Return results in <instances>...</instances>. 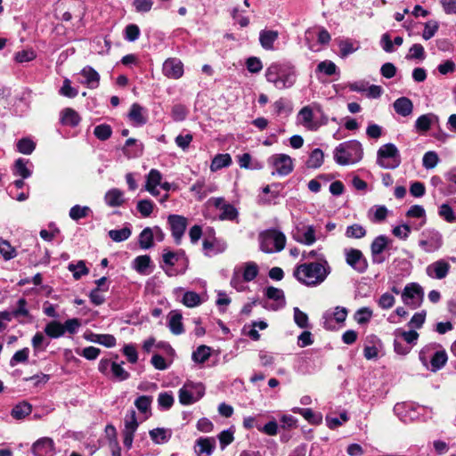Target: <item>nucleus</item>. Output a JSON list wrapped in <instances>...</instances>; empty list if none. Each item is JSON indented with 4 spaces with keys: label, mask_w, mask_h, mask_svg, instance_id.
<instances>
[{
    "label": "nucleus",
    "mask_w": 456,
    "mask_h": 456,
    "mask_svg": "<svg viewBox=\"0 0 456 456\" xmlns=\"http://www.w3.org/2000/svg\"><path fill=\"white\" fill-rule=\"evenodd\" d=\"M162 72L167 78L179 79L183 75V63L178 58H168L163 63Z\"/></svg>",
    "instance_id": "dca6fc26"
},
{
    "label": "nucleus",
    "mask_w": 456,
    "mask_h": 456,
    "mask_svg": "<svg viewBox=\"0 0 456 456\" xmlns=\"http://www.w3.org/2000/svg\"><path fill=\"white\" fill-rule=\"evenodd\" d=\"M450 265L444 259L437 260L427 267V274L437 280H442L447 276L450 271Z\"/></svg>",
    "instance_id": "f3484780"
},
{
    "label": "nucleus",
    "mask_w": 456,
    "mask_h": 456,
    "mask_svg": "<svg viewBox=\"0 0 456 456\" xmlns=\"http://www.w3.org/2000/svg\"><path fill=\"white\" fill-rule=\"evenodd\" d=\"M231 163L232 158L228 153L217 154L211 162L210 169L215 172L223 167L230 166Z\"/></svg>",
    "instance_id": "e433bc0d"
},
{
    "label": "nucleus",
    "mask_w": 456,
    "mask_h": 456,
    "mask_svg": "<svg viewBox=\"0 0 456 456\" xmlns=\"http://www.w3.org/2000/svg\"><path fill=\"white\" fill-rule=\"evenodd\" d=\"M348 420V416L346 411L341 412L339 417H326V423L327 426L331 428L335 429L341 426L343 423L346 422Z\"/></svg>",
    "instance_id": "6e6d98bb"
},
{
    "label": "nucleus",
    "mask_w": 456,
    "mask_h": 456,
    "mask_svg": "<svg viewBox=\"0 0 456 456\" xmlns=\"http://www.w3.org/2000/svg\"><path fill=\"white\" fill-rule=\"evenodd\" d=\"M31 344L35 352H43L48 346L49 341L42 332H37L32 338Z\"/></svg>",
    "instance_id": "c03bdc74"
},
{
    "label": "nucleus",
    "mask_w": 456,
    "mask_h": 456,
    "mask_svg": "<svg viewBox=\"0 0 456 456\" xmlns=\"http://www.w3.org/2000/svg\"><path fill=\"white\" fill-rule=\"evenodd\" d=\"M111 372L113 377L119 381L126 380L129 378V373L125 370L120 364L115 362L111 363Z\"/></svg>",
    "instance_id": "680f3d73"
},
{
    "label": "nucleus",
    "mask_w": 456,
    "mask_h": 456,
    "mask_svg": "<svg viewBox=\"0 0 456 456\" xmlns=\"http://www.w3.org/2000/svg\"><path fill=\"white\" fill-rule=\"evenodd\" d=\"M346 261L354 270L359 273H363L368 268L367 259L361 250L349 248L345 250Z\"/></svg>",
    "instance_id": "f8f14e48"
},
{
    "label": "nucleus",
    "mask_w": 456,
    "mask_h": 456,
    "mask_svg": "<svg viewBox=\"0 0 456 456\" xmlns=\"http://www.w3.org/2000/svg\"><path fill=\"white\" fill-rule=\"evenodd\" d=\"M258 274V266L254 262H248L245 264L243 271V280L245 281H253Z\"/></svg>",
    "instance_id": "de8ad7c7"
},
{
    "label": "nucleus",
    "mask_w": 456,
    "mask_h": 456,
    "mask_svg": "<svg viewBox=\"0 0 456 456\" xmlns=\"http://www.w3.org/2000/svg\"><path fill=\"white\" fill-rule=\"evenodd\" d=\"M139 426L134 410H130L124 419V445L130 449L133 444L134 433Z\"/></svg>",
    "instance_id": "9b49d317"
},
{
    "label": "nucleus",
    "mask_w": 456,
    "mask_h": 456,
    "mask_svg": "<svg viewBox=\"0 0 456 456\" xmlns=\"http://www.w3.org/2000/svg\"><path fill=\"white\" fill-rule=\"evenodd\" d=\"M438 23L436 20H429L425 24V28L422 33V37L425 40L432 38L438 30Z\"/></svg>",
    "instance_id": "e2e57ef3"
},
{
    "label": "nucleus",
    "mask_w": 456,
    "mask_h": 456,
    "mask_svg": "<svg viewBox=\"0 0 456 456\" xmlns=\"http://www.w3.org/2000/svg\"><path fill=\"white\" fill-rule=\"evenodd\" d=\"M265 295L268 299H272L274 301L268 308L272 309L273 311H277L279 309H281L286 305L285 296L282 289L274 288V287H268L265 289Z\"/></svg>",
    "instance_id": "a211bd4d"
},
{
    "label": "nucleus",
    "mask_w": 456,
    "mask_h": 456,
    "mask_svg": "<svg viewBox=\"0 0 456 456\" xmlns=\"http://www.w3.org/2000/svg\"><path fill=\"white\" fill-rule=\"evenodd\" d=\"M419 246L427 253L436 252L443 246V235L436 229H426L420 234Z\"/></svg>",
    "instance_id": "0eeeda50"
},
{
    "label": "nucleus",
    "mask_w": 456,
    "mask_h": 456,
    "mask_svg": "<svg viewBox=\"0 0 456 456\" xmlns=\"http://www.w3.org/2000/svg\"><path fill=\"white\" fill-rule=\"evenodd\" d=\"M347 309L343 306H336L332 310L326 311L323 314V327L326 330H333L335 328L333 321L337 323H343L347 316Z\"/></svg>",
    "instance_id": "4468645a"
},
{
    "label": "nucleus",
    "mask_w": 456,
    "mask_h": 456,
    "mask_svg": "<svg viewBox=\"0 0 456 456\" xmlns=\"http://www.w3.org/2000/svg\"><path fill=\"white\" fill-rule=\"evenodd\" d=\"M169 329L175 335H180L183 332L182 323V315L179 313H175L171 315L168 323Z\"/></svg>",
    "instance_id": "37998d69"
},
{
    "label": "nucleus",
    "mask_w": 456,
    "mask_h": 456,
    "mask_svg": "<svg viewBox=\"0 0 456 456\" xmlns=\"http://www.w3.org/2000/svg\"><path fill=\"white\" fill-rule=\"evenodd\" d=\"M60 94L68 98H74L77 95L78 91L75 87L71 86V82L69 78L63 80L62 86L59 91Z\"/></svg>",
    "instance_id": "4d7b16f0"
},
{
    "label": "nucleus",
    "mask_w": 456,
    "mask_h": 456,
    "mask_svg": "<svg viewBox=\"0 0 456 456\" xmlns=\"http://www.w3.org/2000/svg\"><path fill=\"white\" fill-rule=\"evenodd\" d=\"M90 213V208L86 206L75 205L69 210V216L71 219L77 221L81 218L88 216Z\"/></svg>",
    "instance_id": "a18cd8bd"
},
{
    "label": "nucleus",
    "mask_w": 456,
    "mask_h": 456,
    "mask_svg": "<svg viewBox=\"0 0 456 456\" xmlns=\"http://www.w3.org/2000/svg\"><path fill=\"white\" fill-rule=\"evenodd\" d=\"M53 449V442L48 437H44L34 443L32 452L35 456H45Z\"/></svg>",
    "instance_id": "a878e982"
},
{
    "label": "nucleus",
    "mask_w": 456,
    "mask_h": 456,
    "mask_svg": "<svg viewBox=\"0 0 456 456\" xmlns=\"http://www.w3.org/2000/svg\"><path fill=\"white\" fill-rule=\"evenodd\" d=\"M439 162V157L436 151H430L424 154L422 165L426 169H432L436 167Z\"/></svg>",
    "instance_id": "09e8293b"
},
{
    "label": "nucleus",
    "mask_w": 456,
    "mask_h": 456,
    "mask_svg": "<svg viewBox=\"0 0 456 456\" xmlns=\"http://www.w3.org/2000/svg\"><path fill=\"white\" fill-rule=\"evenodd\" d=\"M224 201H215V206L221 213L219 218L222 220H234L238 216L237 209L231 204H223Z\"/></svg>",
    "instance_id": "cd10ccee"
},
{
    "label": "nucleus",
    "mask_w": 456,
    "mask_h": 456,
    "mask_svg": "<svg viewBox=\"0 0 456 456\" xmlns=\"http://www.w3.org/2000/svg\"><path fill=\"white\" fill-rule=\"evenodd\" d=\"M204 394L205 387L203 386L202 383H194L192 381H187L179 389V402L183 405H190L202 398Z\"/></svg>",
    "instance_id": "423d86ee"
},
{
    "label": "nucleus",
    "mask_w": 456,
    "mask_h": 456,
    "mask_svg": "<svg viewBox=\"0 0 456 456\" xmlns=\"http://www.w3.org/2000/svg\"><path fill=\"white\" fill-rule=\"evenodd\" d=\"M151 439L158 444H165L171 438L172 432L170 429L164 428H157L149 432Z\"/></svg>",
    "instance_id": "c756f323"
},
{
    "label": "nucleus",
    "mask_w": 456,
    "mask_h": 456,
    "mask_svg": "<svg viewBox=\"0 0 456 456\" xmlns=\"http://www.w3.org/2000/svg\"><path fill=\"white\" fill-rule=\"evenodd\" d=\"M200 303V297L196 292L187 291L183 297V304L188 307H195Z\"/></svg>",
    "instance_id": "5fc2aeb1"
},
{
    "label": "nucleus",
    "mask_w": 456,
    "mask_h": 456,
    "mask_svg": "<svg viewBox=\"0 0 456 456\" xmlns=\"http://www.w3.org/2000/svg\"><path fill=\"white\" fill-rule=\"evenodd\" d=\"M392 232L395 237L401 240H406L411 233V226L406 224L397 225L394 227Z\"/></svg>",
    "instance_id": "774afa93"
},
{
    "label": "nucleus",
    "mask_w": 456,
    "mask_h": 456,
    "mask_svg": "<svg viewBox=\"0 0 456 456\" xmlns=\"http://www.w3.org/2000/svg\"><path fill=\"white\" fill-rule=\"evenodd\" d=\"M406 216L409 218H414L419 220V224L414 225V228L416 230H419L421 228L427 221L426 218V211L424 208L420 205H413L411 206L409 210L406 212Z\"/></svg>",
    "instance_id": "bb28decb"
},
{
    "label": "nucleus",
    "mask_w": 456,
    "mask_h": 456,
    "mask_svg": "<svg viewBox=\"0 0 456 456\" xmlns=\"http://www.w3.org/2000/svg\"><path fill=\"white\" fill-rule=\"evenodd\" d=\"M161 179L162 175L157 169H151L146 177L145 189L154 197L159 195L160 190L168 191L170 188V184L168 183H161Z\"/></svg>",
    "instance_id": "9d476101"
},
{
    "label": "nucleus",
    "mask_w": 456,
    "mask_h": 456,
    "mask_svg": "<svg viewBox=\"0 0 456 456\" xmlns=\"http://www.w3.org/2000/svg\"><path fill=\"white\" fill-rule=\"evenodd\" d=\"M151 257L147 255L139 256L134 261L135 270L140 273H146V270L150 266Z\"/></svg>",
    "instance_id": "864d4df0"
},
{
    "label": "nucleus",
    "mask_w": 456,
    "mask_h": 456,
    "mask_svg": "<svg viewBox=\"0 0 456 456\" xmlns=\"http://www.w3.org/2000/svg\"><path fill=\"white\" fill-rule=\"evenodd\" d=\"M291 234L297 242L304 245L310 246L316 241L315 230L312 225H297Z\"/></svg>",
    "instance_id": "ddd939ff"
},
{
    "label": "nucleus",
    "mask_w": 456,
    "mask_h": 456,
    "mask_svg": "<svg viewBox=\"0 0 456 456\" xmlns=\"http://www.w3.org/2000/svg\"><path fill=\"white\" fill-rule=\"evenodd\" d=\"M393 107L395 111L402 117H408L413 111L411 100L404 96L396 99L393 103Z\"/></svg>",
    "instance_id": "b1692460"
},
{
    "label": "nucleus",
    "mask_w": 456,
    "mask_h": 456,
    "mask_svg": "<svg viewBox=\"0 0 456 456\" xmlns=\"http://www.w3.org/2000/svg\"><path fill=\"white\" fill-rule=\"evenodd\" d=\"M403 302L415 309L420 305L423 301L424 291L418 283L411 282L407 284L401 293Z\"/></svg>",
    "instance_id": "6e6552de"
},
{
    "label": "nucleus",
    "mask_w": 456,
    "mask_h": 456,
    "mask_svg": "<svg viewBox=\"0 0 456 456\" xmlns=\"http://www.w3.org/2000/svg\"><path fill=\"white\" fill-rule=\"evenodd\" d=\"M36 148L35 142L28 138H22L17 142V150L19 152L29 155Z\"/></svg>",
    "instance_id": "3c124183"
},
{
    "label": "nucleus",
    "mask_w": 456,
    "mask_h": 456,
    "mask_svg": "<svg viewBox=\"0 0 456 456\" xmlns=\"http://www.w3.org/2000/svg\"><path fill=\"white\" fill-rule=\"evenodd\" d=\"M84 77L80 83L86 86L90 89L97 88L100 82L99 73L90 66L85 67L79 73Z\"/></svg>",
    "instance_id": "6ab92c4d"
},
{
    "label": "nucleus",
    "mask_w": 456,
    "mask_h": 456,
    "mask_svg": "<svg viewBox=\"0 0 456 456\" xmlns=\"http://www.w3.org/2000/svg\"><path fill=\"white\" fill-rule=\"evenodd\" d=\"M152 403V396L150 395H141L136 398L134 401V405L138 409V411L142 413H147Z\"/></svg>",
    "instance_id": "8fccbe9b"
},
{
    "label": "nucleus",
    "mask_w": 456,
    "mask_h": 456,
    "mask_svg": "<svg viewBox=\"0 0 456 456\" xmlns=\"http://www.w3.org/2000/svg\"><path fill=\"white\" fill-rule=\"evenodd\" d=\"M215 447V442L211 438H200L196 441L195 451L198 455L201 456L205 454L209 456Z\"/></svg>",
    "instance_id": "473e14b6"
},
{
    "label": "nucleus",
    "mask_w": 456,
    "mask_h": 456,
    "mask_svg": "<svg viewBox=\"0 0 456 456\" xmlns=\"http://www.w3.org/2000/svg\"><path fill=\"white\" fill-rule=\"evenodd\" d=\"M294 321L300 328H306L308 325V316L305 313L302 312L298 307H294Z\"/></svg>",
    "instance_id": "69168bd1"
},
{
    "label": "nucleus",
    "mask_w": 456,
    "mask_h": 456,
    "mask_svg": "<svg viewBox=\"0 0 456 456\" xmlns=\"http://www.w3.org/2000/svg\"><path fill=\"white\" fill-rule=\"evenodd\" d=\"M44 331L51 338H58L65 334V327L58 321H52L45 325Z\"/></svg>",
    "instance_id": "7c9ffc66"
},
{
    "label": "nucleus",
    "mask_w": 456,
    "mask_h": 456,
    "mask_svg": "<svg viewBox=\"0 0 456 456\" xmlns=\"http://www.w3.org/2000/svg\"><path fill=\"white\" fill-rule=\"evenodd\" d=\"M112 133L111 127L109 125H99L94 127V135L102 141H105L110 137Z\"/></svg>",
    "instance_id": "13d9d810"
},
{
    "label": "nucleus",
    "mask_w": 456,
    "mask_h": 456,
    "mask_svg": "<svg viewBox=\"0 0 456 456\" xmlns=\"http://www.w3.org/2000/svg\"><path fill=\"white\" fill-rule=\"evenodd\" d=\"M324 159L323 151L321 149H314L306 161V166L308 168H318L320 167Z\"/></svg>",
    "instance_id": "4c0bfd02"
},
{
    "label": "nucleus",
    "mask_w": 456,
    "mask_h": 456,
    "mask_svg": "<svg viewBox=\"0 0 456 456\" xmlns=\"http://www.w3.org/2000/svg\"><path fill=\"white\" fill-rule=\"evenodd\" d=\"M362 146L356 140L342 142L334 150V159L342 166L359 162L362 159Z\"/></svg>",
    "instance_id": "7ed1b4c3"
},
{
    "label": "nucleus",
    "mask_w": 456,
    "mask_h": 456,
    "mask_svg": "<svg viewBox=\"0 0 456 456\" xmlns=\"http://www.w3.org/2000/svg\"><path fill=\"white\" fill-rule=\"evenodd\" d=\"M32 411V405L26 401L20 402L14 405L11 411V416L17 419H23L29 415Z\"/></svg>",
    "instance_id": "c85d7f7f"
},
{
    "label": "nucleus",
    "mask_w": 456,
    "mask_h": 456,
    "mask_svg": "<svg viewBox=\"0 0 456 456\" xmlns=\"http://www.w3.org/2000/svg\"><path fill=\"white\" fill-rule=\"evenodd\" d=\"M80 120L78 113L71 108H66L61 111V121L65 126H76Z\"/></svg>",
    "instance_id": "2f4dec72"
},
{
    "label": "nucleus",
    "mask_w": 456,
    "mask_h": 456,
    "mask_svg": "<svg viewBox=\"0 0 456 456\" xmlns=\"http://www.w3.org/2000/svg\"><path fill=\"white\" fill-rule=\"evenodd\" d=\"M174 403V397L170 393H160L158 397V404L163 410H168Z\"/></svg>",
    "instance_id": "052dcab7"
},
{
    "label": "nucleus",
    "mask_w": 456,
    "mask_h": 456,
    "mask_svg": "<svg viewBox=\"0 0 456 456\" xmlns=\"http://www.w3.org/2000/svg\"><path fill=\"white\" fill-rule=\"evenodd\" d=\"M167 219L175 242L179 245L187 227V219L178 215H170Z\"/></svg>",
    "instance_id": "2eb2a0df"
},
{
    "label": "nucleus",
    "mask_w": 456,
    "mask_h": 456,
    "mask_svg": "<svg viewBox=\"0 0 456 456\" xmlns=\"http://www.w3.org/2000/svg\"><path fill=\"white\" fill-rule=\"evenodd\" d=\"M153 230L147 227L142 231L139 235V245L143 249H148L153 246Z\"/></svg>",
    "instance_id": "ea45409f"
},
{
    "label": "nucleus",
    "mask_w": 456,
    "mask_h": 456,
    "mask_svg": "<svg viewBox=\"0 0 456 456\" xmlns=\"http://www.w3.org/2000/svg\"><path fill=\"white\" fill-rule=\"evenodd\" d=\"M439 215L449 223L456 221V215L448 204H443L439 208Z\"/></svg>",
    "instance_id": "0e129e2a"
},
{
    "label": "nucleus",
    "mask_w": 456,
    "mask_h": 456,
    "mask_svg": "<svg viewBox=\"0 0 456 456\" xmlns=\"http://www.w3.org/2000/svg\"><path fill=\"white\" fill-rule=\"evenodd\" d=\"M267 163L273 169V174L281 176L288 175L293 170V160L287 154H273L268 159Z\"/></svg>",
    "instance_id": "1a4fd4ad"
},
{
    "label": "nucleus",
    "mask_w": 456,
    "mask_h": 456,
    "mask_svg": "<svg viewBox=\"0 0 456 456\" xmlns=\"http://www.w3.org/2000/svg\"><path fill=\"white\" fill-rule=\"evenodd\" d=\"M68 269L72 273L75 280H79L82 276L86 275L89 273V269L86 266L83 260L78 261L77 264H69Z\"/></svg>",
    "instance_id": "79ce46f5"
},
{
    "label": "nucleus",
    "mask_w": 456,
    "mask_h": 456,
    "mask_svg": "<svg viewBox=\"0 0 456 456\" xmlns=\"http://www.w3.org/2000/svg\"><path fill=\"white\" fill-rule=\"evenodd\" d=\"M109 236L113 241L121 242L131 236V230L128 227H124L119 230H110L109 232Z\"/></svg>",
    "instance_id": "49530a36"
},
{
    "label": "nucleus",
    "mask_w": 456,
    "mask_h": 456,
    "mask_svg": "<svg viewBox=\"0 0 456 456\" xmlns=\"http://www.w3.org/2000/svg\"><path fill=\"white\" fill-rule=\"evenodd\" d=\"M0 254L5 261L11 260L17 256L14 247L6 240L0 238Z\"/></svg>",
    "instance_id": "a19ab883"
},
{
    "label": "nucleus",
    "mask_w": 456,
    "mask_h": 456,
    "mask_svg": "<svg viewBox=\"0 0 456 456\" xmlns=\"http://www.w3.org/2000/svg\"><path fill=\"white\" fill-rule=\"evenodd\" d=\"M29 164L30 163L28 159L21 158L18 159L14 164L13 174L22 177L23 179L29 177L31 175V171L28 167Z\"/></svg>",
    "instance_id": "c9c22d12"
},
{
    "label": "nucleus",
    "mask_w": 456,
    "mask_h": 456,
    "mask_svg": "<svg viewBox=\"0 0 456 456\" xmlns=\"http://www.w3.org/2000/svg\"><path fill=\"white\" fill-rule=\"evenodd\" d=\"M438 117L434 113H428L419 116L415 121V129L419 133H425L428 131L432 125L437 123Z\"/></svg>",
    "instance_id": "4be33fe9"
},
{
    "label": "nucleus",
    "mask_w": 456,
    "mask_h": 456,
    "mask_svg": "<svg viewBox=\"0 0 456 456\" xmlns=\"http://www.w3.org/2000/svg\"><path fill=\"white\" fill-rule=\"evenodd\" d=\"M210 354H211V348L208 346L202 345V346H200L192 353L191 359L194 362L203 363L207 360H208V358L210 357Z\"/></svg>",
    "instance_id": "58836bf2"
},
{
    "label": "nucleus",
    "mask_w": 456,
    "mask_h": 456,
    "mask_svg": "<svg viewBox=\"0 0 456 456\" xmlns=\"http://www.w3.org/2000/svg\"><path fill=\"white\" fill-rule=\"evenodd\" d=\"M265 77L275 88L283 90L295 84L297 74L294 67L288 63H272L266 69Z\"/></svg>",
    "instance_id": "f03ea898"
},
{
    "label": "nucleus",
    "mask_w": 456,
    "mask_h": 456,
    "mask_svg": "<svg viewBox=\"0 0 456 456\" xmlns=\"http://www.w3.org/2000/svg\"><path fill=\"white\" fill-rule=\"evenodd\" d=\"M279 38V32L272 29H263L259 32V43L266 51L275 50L274 43Z\"/></svg>",
    "instance_id": "aec40b11"
},
{
    "label": "nucleus",
    "mask_w": 456,
    "mask_h": 456,
    "mask_svg": "<svg viewBox=\"0 0 456 456\" xmlns=\"http://www.w3.org/2000/svg\"><path fill=\"white\" fill-rule=\"evenodd\" d=\"M388 240L385 235H379L374 239L370 245V250L373 256L374 263H382L383 258H379V256L384 251L387 245Z\"/></svg>",
    "instance_id": "393cba45"
},
{
    "label": "nucleus",
    "mask_w": 456,
    "mask_h": 456,
    "mask_svg": "<svg viewBox=\"0 0 456 456\" xmlns=\"http://www.w3.org/2000/svg\"><path fill=\"white\" fill-rule=\"evenodd\" d=\"M377 163L383 168L395 169L401 164L400 153L393 143L382 145L377 152Z\"/></svg>",
    "instance_id": "39448f33"
},
{
    "label": "nucleus",
    "mask_w": 456,
    "mask_h": 456,
    "mask_svg": "<svg viewBox=\"0 0 456 456\" xmlns=\"http://www.w3.org/2000/svg\"><path fill=\"white\" fill-rule=\"evenodd\" d=\"M297 119L307 129L314 130L317 128V125L313 120L314 110L312 106L303 107L297 114Z\"/></svg>",
    "instance_id": "5701e85b"
},
{
    "label": "nucleus",
    "mask_w": 456,
    "mask_h": 456,
    "mask_svg": "<svg viewBox=\"0 0 456 456\" xmlns=\"http://www.w3.org/2000/svg\"><path fill=\"white\" fill-rule=\"evenodd\" d=\"M260 249L265 253L281 252L286 245V236L276 229H267L258 235Z\"/></svg>",
    "instance_id": "20e7f679"
},
{
    "label": "nucleus",
    "mask_w": 456,
    "mask_h": 456,
    "mask_svg": "<svg viewBox=\"0 0 456 456\" xmlns=\"http://www.w3.org/2000/svg\"><path fill=\"white\" fill-rule=\"evenodd\" d=\"M366 235V230L358 224H352L346 228V236L347 238L361 239Z\"/></svg>",
    "instance_id": "603ef678"
},
{
    "label": "nucleus",
    "mask_w": 456,
    "mask_h": 456,
    "mask_svg": "<svg viewBox=\"0 0 456 456\" xmlns=\"http://www.w3.org/2000/svg\"><path fill=\"white\" fill-rule=\"evenodd\" d=\"M128 117L130 120L137 126H142L146 123V118L143 114V108L138 103H134L131 106Z\"/></svg>",
    "instance_id": "f704fd0d"
},
{
    "label": "nucleus",
    "mask_w": 456,
    "mask_h": 456,
    "mask_svg": "<svg viewBox=\"0 0 456 456\" xmlns=\"http://www.w3.org/2000/svg\"><path fill=\"white\" fill-rule=\"evenodd\" d=\"M331 272V267L325 256H320L318 261L297 265L293 276L307 287H316L322 284Z\"/></svg>",
    "instance_id": "f257e3e1"
},
{
    "label": "nucleus",
    "mask_w": 456,
    "mask_h": 456,
    "mask_svg": "<svg viewBox=\"0 0 456 456\" xmlns=\"http://www.w3.org/2000/svg\"><path fill=\"white\" fill-rule=\"evenodd\" d=\"M448 357L445 350H438L434 353L430 359V370L434 372L441 370L447 362Z\"/></svg>",
    "instance_id": "72a5a7b5"
},
{
    "label": "nucleus",
    "mask_w": 456,
    "mask_h": 456,
    "mask_svg": "<svg viewBox=\"0 0 456 456\" xmlns=\"http://www.w3.org/2000/svg\"><path fill=\"white\" fill-rule=\"evenodd\" d=\"M391 214L392 211L386 206L374 205L368 210L367 217L372 223H382Z\"/></svg>",
    "instance_id": "412c9836"
},
{
    "label": "nucleus",
    "mask_w": 456,
    "mask_h": 456,
    "mask_svg": "<svg viewBox=\"0 0 456 456\" xmlns=\"http://www.w3.org/2000/svg\"><path fill=\"white\" fill-rule=\"evenodd\" d=\"M372 316V311L369 307H362L356 311L354 319L359 324L368 322Z\"/></svg>",
    "instance_id": "bf43d9fd"
},
{
    "label": "nucleus",
    "mask_w": 456,
    "mask_h": 456,
    "mask_svg": "<svg viewBox=\"0 0 456 456\" xmlns=\"http://www.w3.org/2000/svg\"><path fill=\"white\" fill-rule=\"evenodd\" d=\"M395 297L392 294L386 292L380 296L378 304L382 309H390L395 305Z\"/></svg>",
    "instance_id": "338daca9"
}]
</instances>
